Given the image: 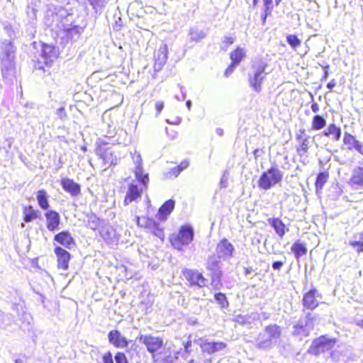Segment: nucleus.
I'll return each mask as SVG.
<instances>
[{"mask_svg":"<svg viewBox=\"0 0 363 363\" xmlns=\"http://www.w3.org/2000/svg\"><path fill=\"white\" fill-rule=\"evenodd\" d=\"M214 298L218 304L220 305L221 309H226L229 306L228 300L225 294L218 292L215 294Z\"/></svg>","mask_w":363,"mask_h":363,"instance_id":"33","label":"nucleus"},{"mask_svg":"<svg viewBox=\"0 0 363 363\" xmlns=\"http://www.w3.org/2000/svg\"><path fill=\"white\" fill-rule=\"evenodd\" d=\"M198 344L200 346L201 351L204 353H207L208 354H213L222 351L227 347V344L223 342H211L203 338L199 340Z\"/></svg>","mask_w":363,"mask_h":363,"instance_id":"14","label":"nucleus"},{"mask_svg":"<svg viewBox=\"0 0 363 363\" xmlns=\"http://www.w3.org/2000/svg\"><path fill=\"white\" fill-rule=\"evenodd\" d=\"M155 110H156V115L159 116L162 111V110L164 108V102L163 101H157L155 104Z\"/></svg>","mask_w":363,"mask_h":363,"instance_id":"47","label":"nucleus"},{"mask_svg":"<svg viewBox=\"0 0 363 363\" xmlns=\"http://www.w3.org/2000/svg\"><path fill=\"white\" fill-rule=\"evenodd\" d=\"M182 273L190 287L200 289L206 286L207 284V279L196 269L185 268L182 270Z\"/></svg>","mask_w":363,"mask_h":363,"instance_id":"7","label":"nucleus"},{"mask_svg":"<svg viewBox=\"0 0 363 363\" xmlns=\"http://www.w3.org/2000/svg\"><path fill=\"white\" fill-rule=\"evenodd\" d=\"M188 160H183L179 165L172 167L169 171L165 173L167 178L177 177L182 171L186 169L189 167Z\"/></svg>","mask_w":363,"mask_h":363,"instance_id":"28","label":"nucleus"},{"mask_svg":"<svg viewBox=\"0 0 363 363\" xmlns=\"http://www.w3.org/2000/svg\"><path fill=\"white\" fill-rule=\"evenodd\" d=\"M326 125V119L323 116L315 115L311 121V129L313 130H320Z\"/></svg>","mask_w":363,"mask_h":363,"instance_id":"29","label":"nucleus"},{"mask_svg":"<svg viewBox=\"0 0 363 363\" xmlns=\"http://www.w3.org/2000/svg\"><path fill=\"white\" fill-rule=\"evenodd\" d=\"M335 344V339H329L325 336H321L313 340L310 347L309 352L318 355L331 350Z\"/></svg>","mask_w":363,"mask_h":363,"instance_id":"8","label":"nucleus"},{"mask_svg":"<svg viewBox=\"0 0 363 363\" xmlns=\"http://www.w3.org/2000/svg\"><path fill=\"white\" fill-rule=\"evenodd\" d=\"M281 328L277 324L266 326L255 339V347L267 351L274 347L281 335Z\"/></svg>","mask_w":363,"mask_h":363,"instance_id":"2","label":"nucleus"},{"mask_svg":"<svg viewBox=\"0 0 363 363\" xmlns=\"http://www.w3.org/2000/svg\"><path fill=\"white\" fill-rule=\"evenodd\" d=\"M194 238V230L191 226L184 225L179 233L171 239V242L174 248L182 250L183 245H189Z\"/></svg>","mask_w":363,"mask_h":363,"instance_id":"6","label":"nucleus"},{"mask_svg":"<svg viewBox=\"0 0 363 363\" xmlns=\"http://www.w3.org/2000/svg\"><path fill=\"white\" fill-rule=\"evenodd\" d=\"M311 111L315 113H318L320 111L319 105L315 101H312L311 105Z\"/></svg>","mask_w":363,"mask_h":363,"instance_id":"51","label":"nucleus"},{"mask_svg":"<svg viewBox=\"0 0 363 363\" xmlns=\"http://www.w3.org/2000/svg\"><path fill=\"white\" fill-rule=\"evenodd\" d=\"M108 340L109 343L116 348H127V352H130L133 350H135L137 347L136 343L134 340H128L118 330H112L109 331L108 334Z\"/></svg>","mask_w":363,"mask_h":363,"instance_id":"5","label":"nucleus"},{"mask_svg":"<svg viewBox=\"0 0 363 363\" xmlns=\"http://www.w3.org/2000/svg\"><path fill=\"white\" fill-rule=\"evenodd\" d=\"M134 175L137 181L143 188H147L149 184V173L145 169L142 160H136L135 162Z\"/></svg>","mask_w":363,"mask_h":363,"instance_id":"15","label":"nucleus"},{"mask_svg":"<svg viewBox=\"0 0 363 363\" xmlns=\"http://www.w3.org/2000/svg\"><path fill=\"white\" fill-rule=\"evenodd\" d=\"M320 135L322 137L328 138L333 141L337 142L340 140L342 130L340 126L332 123Z\"/></svg>","mask_w":363,"mask_h":363,"instance_id":"20","label":"nucleus"},{"mask_svg":"<svg viewBox=\"0 0 363 363\" xmlns=\"http://www.w3.org/2000/svg\"><path fill=\"white\" fill-rule=\"evenodd\" d=\"M264 153V150H262V149H256L255 151H254V155H255V157L257 158V157H262V154Z\"/></svg>","mask_w":363,"mask_h":363,"instance_id":"58","label":"nucleus"},{"mask_svg":"<svg viewBox=\"0 0 363 363\" xmlns=\"http://www.w3.org/2000/svg\"><path fill=\"white\" fill-rule=\"evenodd\" d=\"M235 42V38L232 36H225L223 40V49H227L229 46L232 45Z\"/></svg>","mask_w":363,"mask_h":363,"instance_id":"43","label":"nucleus"},{"mask_svg":"<svg viewBox=\"0 0 363 363\" xmlns=\"http://www.w3.org/2000/svg\"><path fill=\"white\" fill-rule=\"evenodd\" d=\"M264 3V10H270L272 11L273 9V0H263Z\"/></svg>","mask_w":363,"mask_h":363,"instance_id":"49","label":"nucleus"},{"mask_svg":"<svg viewBox=\"0 0 363 363\" xmlns=\"http://www.w3.org/2000/svg\"><path fill=\"white\" fill-rule=\"evenodd\" d=\"M258 315H259V318L257 320H266L269 319V314L267 312H262L261 313H258Z\"/></svg>","mask_w":363,"mask_h":363,"instance_id":"52","label":"nucleus"},{"mask_svg":"<svg viewBox=\"0 0 363 363\" xmlns=\"http://www.w3.org/2000/svg\"><path fill=\"white\" fill-rule=\"evenodd\" d=\"M24 221L26 223H30L38 217L37 211L33 209L31 207L26 208L24 209Z\"/></svg>","mask_w":363,"mask_h":363,"instance_id":"36","label":"nucleus"},{"mask_svg":"<svg viewBox=\"0 0 363 363\" xmlns=\"http://www.w3.org/2000/svg\"><path fill=\"white\" fill-rule=\"evenodd\" d=\"M77 27H73V28H72L67 29V30H66V33H67V35H69V34H70L72 31H77Z\"/></svg>","mask_w":363,"mask_h":363,"instance_id":"61","label":"nucleus"},{"mask_svg":"<svg viewBox=\"0 0 363 363\" xmlns=\"http://www.w3.org/2000/svg\"><path fill=\"white\" fill-rule=\"evenodd\" d=\"M237 65L230 62L224 72V76L228 77L235 70Z\"/></svg>","mask_w":363,"mask_h":363,"instance_id":"46","label":"nucleus"},{"mask_svg":"<svg viewBox=\"0 0 363 363\" xmlns=\"http://www.w3.org/2000/svg\"><path fill=\"white\" fill-rule=\"evenodd\" d=\"M286 40L287 43L294 50H296L301 44V39H299L296 35H288L286 38Z\"/></svg>","mask_w":363,"mask_h":363,"instance_id":"34","label":"nucleus"},{"mask_svg":"<svg viewBox=\"0 0 363 363\" xmlns=\"http://www.w3.org/2000/svg\"><path fill=\"white\" fill-rule=\"evenodd\" d=\"M10 322V316L0 311V328H6Z\"/></svg>","mask_w":363,"mask_h":363,"instance_id":"40","label":"nucleus"},{"mask_svg":"<svg viewBox=\"0 0 363 363\" xmlns=\"http://www.w3.org/2000/svg\"><path fill=\"white\" fill-rule=\"evenodd\" d=\"M315 318L311 313H308L304 317L300 318L292 327L291 335L300 341L308 337L313 330Z\"/></svg>","mask_w":363,"mask_h":363,"instance_id":"3","label":"nucleus"},{"mask_svg":"<svg viewBox=\"0 0 363 363\" xmlns=\"http://www.w3.org/2000/svg\"><path fill=\"white\" fill-rule=\"evenodd\" d=\"M258 4V0H252L253 6H256Z\"/></svg>","mask_w":363,"mask_h":363,"instance_id":"64","label":"nucleus"},{"mask_svg":"<svg viewBox=\"0 0 363 363\" xmlns=\"http://www.w3.org/2000/svg\"><path fill=\"white\" fill-rule=\"evenodd\" d=\"M246 56L245 48L238 46L230 53V62L238 66L246 58Z\"/></svg>","mask_w":363,"mask_h":363,"instance_id":"25","label":"nucleus"},{"mask_svg":"<svg viewBox=\"0 0 363 363\" xmlns=\"http://www.w3.org/2000/svg\"><path fill=\"white\" fill-rule=\"evenodd\" d=\"M291 251L294 253L296 258L298 259L301 257L305 255L307 252V248L304 244L300 242L299 241L295 242L291 247Z\"/></svg>","mask_w":363,"mask_h":363,"instance_id":"30","label":"nucleus"},{"mask_svg":"<svg viewBox=\"0 0 363 363\" xmlns=\"http://www.w3.org/2000/svg\"><path fill=\"white\" fill-rule=\"evenodd\" d=\"M58 50L55 46L44 43L42 45L41 56L46 65H50L58 57Z\"/></svg>","mask_w":363,"mask_h":363,"instance_id":"16","label":"nucleus"},{"mask_svg":"<svg viewBox=\"0 0 363 363\" xmlns=\"http://www.w3.org/2000/svg\"><path fill=\"white\" fill-rule=\"evenodd\" d=\"M147 188H143V185H138L134 182L128 185V190L123 201L124 205L128 206L133 201H138L141 198L143 191Z\"/></svg>","mask_w":363,"mask_h":363,"instance_id":"13","label":"nucleus"},{"mask_svg":"<svg viewBox=\"0 0 363 363\" xmlns=\"http://www.w3.org/2000/svg\"><path fill=\"white\" fill-rule=\"evenodd\" d=\"M116 363H129L127 357L123 352H118L114 357Z\"/></svg>","mask_w":363,"mask_h":363,"instance_id":"41","label":"nucleus"},{"mask_svg":"<svg viewBox=\"0 0 363 363\" xmlns=\"http://www.w3.org/2000/svg\"><path fill=\"white\" fill-rule=\"evenodd\" d=\"M283 174L281 172L272 166L267 171L263 172L259 179L258 186L260 189L268 190L281 181Z\"/></svg>","mask_w":363,"mask_h":363,"instance_id":"4","label":"nucleus"},{"mask_svg":"<svg viewBox=\"0 0 363 363\" xmlns=\"http://www.w3.org/2000/svg\"><path fill=\"white\" fill-rule=\"evenodd\" d=\"M140 218L139 217H137V224H138V225L143 226V224H140Z\"/></svg>","mask_w":363,"mask_h":363,"instance_id":"63","label":"nucleus"},{"mask_svg":"<svg viewBox=\"0 0 363 363\" xmlns=\"http://www.w3.org/2000/svg\"><path fill=\"white\" fill-rule=\"evenodd\" d=\"M259 318L258 313L252 312L246 315H237L235 316L234 321L238 324L246 325H250L253 321Z\"/></svg>","mask_w":363,"mask_h":363,"instance_id":"27","label":"nucleus"},{"mask_svg":"<svg viewBox=\"0 0 363 363\" xmlns=\"http://www.w3.org/2000/svg\"><path fill=\"white\" fill-rule=\"evenodd\" d=\"M167 55L168 52L166 47H164L163 48H160L157 52V60L159 61V63L160 65L164 64L167 62Z\"/></svg>","mask_w":363,"mask_h":363,"instance_id":"38","label":"nucleus"},{"mask_svg":"<svg viewBox=\"0 0 363 363\" xmlns=\"http://www.w3.org/2000/svg\"><path fill=\"white\" fill-rule=\"evenodd\" d=\"M206 268L210 274L223 273L221 267V259L212 255L208 257Z\"/></svg>","mask_w":363,"mask_h":363,"instance_id":"22","label":"nucleus"},{"mask_svg":"<svg viewBox=\"0 0 363 363\" xmlns=\"http://www.w3.org/2000/svg\"><path fill=\"white\" fill-rule=\"evenodd\" d=\"M62 186L65 191L69 192L72 196H76L80 194V185L69 179H62Z\"/></svg>","mask_w":363,"mask_h":363,"instance_id":"24","label":"nucleus"},{"mask_svg":"<svg viewBox=\"0 0 363 363\" xmlns=\"http://www.w3.org/2000/svg\"><path fill=\"white\" fill-rule=\"evenodd\" d=\"M54 240L68 249H71L75 245L74 238L67 230H64L56 234L54 237Z\"/></svg>","mask_w":363,"mask_h":363,"instance_id":"21","label":"nucleus"},{"mask_svg":"<svg viewBox=\"0 0 363 363\" xmlns=\"http://www.w3.org/2000/svg\"><path fill=\"white\" fill-rule=\"evenodd\" d=\"M296 140L298 145L296 151L298 156L306 157L310 147V137L307 135L304 128H301L296 134Z\"/></svg>","mask_w":363,"mask_h":363,"instance_id":"9","label":"nucleus"},{"mask_svg":"<svg viewBox=\"0 0 363 363\" xmlns=\"http://www.w3.org/2000/svg\"><path fill=\"white\" fill-rule=\"evenodd\" d=\"M271 13H272V11H270V10H264V14H263V16H262V23H263V24H264L267 16L271 15Z\"/></svg>","mask_w":363,"mask_h":363,"instance_id":"55","label":"nucleus"},{"mask_svg":"<svg viewBox=\"0 0 363 363\" xmlns=\"http://www.w3.org/2000/svg\"><path fill=\"white\" fill-rule=\"evenodd\" d=\"M54 252L57 257L58 268L67 270L71 257L69 252L60 246L55 247Z\"/></svg>","mask_w":363,"mask_h":363,"instance_id":"18","label":"nucleus"},{"mask_svg":"<svg viewBox=\"0 0 363 363\" xmlns=\"http://www.w3.org/2000/svg\"><path fill=\"white\" fill-rule=\"evenodd\" d=\"M286 262V258L285 256L283 257L282 260L274 261L272 262V267L274 270L279 271L284 264Z\"/></svg>","mask_w":363,"mask_h":363,"instance_id":"42","label":"nucleus"},{"mask_svg":"<svg viewBox=\"0 0 363 363\" xmlns=\"http://www.w3.org/2000/svg\"><path fill=\"white\" fill-rule=\"evenodd\" d=\"M140 342L143 343L147 351L152 354L155 362L160 363H174V357L169 350L164 347L163 340L152 335H141L138 337Z\"/></svg>","mask_w":363,"mask_h":363,"instance_id":"1","label":"nucleus"},{"mask_svg":"<svg viewBox=\"0 0 363 363\" xmlns=\"http://www.w3.org/2000/svg\"><path fill=\"white\" fill-rule=\"evenodd\" d=\"M103 363H114L112 354L110 352H108L104 355Z\"/></svg>","mask_w":363,"mask_h":363,"instance_id":"48","label":"nucleus"},{"mask_svg":"<svg viewBox=\"0 0 363 363\" xmlns=\"http://www.w3.org/2000/svg\"><path fill=\"white\" fill-rule=\"evenodd\" d=\"M336 85V82L335 79H332L330 80L328 84H327V88L329 89V92H331L333 89V88L335 87V86Z\"/></svg>","mask_w":363,"mask_h":363,"instance_id":"54","label":"nucleus"},{"mask_svg":"<svg viewBox=\"0 0 363 363\" xmlns=\"http://www.w3.org/2000/svg\"><path fill=\"white\" fill-rule=\"evenodd\" d=\"M255 270L252 267H245L244 274L245 276H250Z\"/></svg>","mask_w":363,"mask_h":363,"instance_id":"57","label":"nucleus"},{"mask_svg":"<svg viewBox=\"0 0 363 363\" xmlns=\"http://www.w3.org/2000/svg\"><path fill=\"white\" fill-rule=\"evenodd\" d=\"M328 177H329V174L328 172H320L317 175L315 184V189H316L317 192H319L323 189L324 184L326 183V182L328 179Z\"/></svg>","mask_w":363,"mask_h":363,"instance_id":"31","label":"nucleus"},{"mask_svg":"<svg viewBox=\"0 0 363 363\" xmlns=\"http://www.w3.org/2000/svg\"><path fill=\"white\" fill-rule=\"evenodd\" d=\"M337 351H333L331 352V357L333 358L334 359L337 360L336 359V354H337Z\"/></svg>","mask_w":363,"mask_h":363,"instance_id":"62","label":"nucleus"},{"mask_svg":"<svg viewBox=\"0 0 363 363\" xmlns=\"http://www.w3.org/2000/svg\"><path fill=\"white\" fill-rule=\"evenodd\" d=\"M223 276V273H217V274H210L211 277V285L213 289L219 290L222 286L221 284V277Z\"/></svg>","mask_w":363,"mask_h":363,"instance_id":"35","label":"nucleus"},{"mask_svg":"<svg viewBox=\"0 0 363 363\" xmlns=\"http://www.w3.org/2000/svg\"><path fill=\"white\" fill-rule=\"evenodd\" d=\"M344 145L349 150H355L363 155V144L357 140L355 137L350 133H344L343 140Z\"/></svg>","mask_w":363,"mask_h":363,"instance_id":"17","label":"nucleus"},{"mask_svg":"<svg viewBox=\"0 0 363 363\" xmlns=\"http://www.w3.org/2000/svg\"><path fill=\"white\" fill-rule=\"evenodd\" d=\"M185 351L186 352H190L191 351V341L189 340L184 345Z\"/></svg>","mask_w":363,"mask_h":363,"instance_id":"59","label":"nucleus"},{"mask_svg":"<svg viewBox=\"0 0 363 363\" xmlns=\"http://www.w3.org/2000/svg\"><path fill=\"white\" fill-rule=\"evenodd\" d=\"M267 221L274 229L276 233L282 238L286 233V225L283 221L279 218H270Z\"/></svg>","mask_w":363,"mask_h":363,"instance_id":"26","label":"nucleus"},{"mask_svg":"<svg viewBox=\"0 0 363 363\" xmlns=\"http://www.w3.org/2000/svg\"><path fill=\"white\" fill-rule=\"evenodd\" d=\"M321 298L322 295L316 289L313 288L303 295V306L308 310L313 311L319 305Z\"/></svg>","mask_w":363,"mask_h":363,"instance_id":"12","label":"nucleus"},{"mask_svg":"<svg viewBox=\"0 0 363 363\" xmlns=\"http://www.w3.org/2000/svg\"><path fill=\"white\" fill-rule=\"evenodd\" d=\"M267 67V63H261L256 67L253 74L249 77V83L255 91L258 92L261 91L262 84L264 78Z\"/></svg>","mask_w":363,"mask_h":363,"instance_id":"10","label":"nucleus"},{"mask_svg":"<svg viewBox=\"0 0 363 363\" xmlns=\"http://www.w3.org/2000/svg\"><path fill=\"white\" fill-rule=\"evenodd\" d=\"M356 325L361 328H363V319L356 320Z\"/></svg>","mask_w":363,"mask_h":363,"instance_id":"60","label":"nucleus"},{"mask_svg":"<svg viewBox=\"0 0 363 363\" xmlns=\"http://www.w3.org/2000/svg\"><path fill=\"white\" fill-rule=\"evenodd\" d=\"M100 225V221L99 218L96 217V215H91L89 216L88 220L86 223V226L91 229V230H96L99 228Z\"/></svg>","mask_w":363,"mask_h":363,"instance_id":"37","label":"nucleus"},{"mask_svg":"<svg viewBox=\"0 0 363 363\" xmlns=\"http://www.w3.org/2000/svg\"><path fill=\"white\" fill-rule=\"evenodd\" d=\"M143 220H145L144 226L148 228L151 232L160 225V224L152 218H143Z\"/></svg>","mask_w":363,"mask_h":363,"instance_id":"39","label":"nucleus"},{"mask_svg":"<svg viewBox=\"0 0 363 363\" xmlns=\"http://www.w3.org/2000/svg\"><path fill=\"white\" fill-rule=\"evenodd\" d=\"M234 246L226 238L222 239L216 245L215 255L222 260H228L233 256Z\"/></svg>","mask_w":363,"mask_h":363,"instance_id":"11","label":"nucleus"},{"mask_svg":"<svg viewBox=\"0 0 363 363\" xmlns=\"http://www.w3.org/2000/svg\"><path fill=\"white\" fill-rule=\"evenodd\" d=\"M37 201L41 208L45 210L49 208L48 195L45 190H39L38 191Z\"/></svg>","mask_w":363,"mask_h":363,"instance_id":"32","label":"nucleus"},{"mask_svg":"<svg viewBox=\"0 0 363 363\" xmlns=\"http://www.w3.org/2000/svg\"><path fill=\"white\" fill-rule=\"evenodd\" d=\"M328 68H329V65L323 66V77L321 78L322 81L325 80L328 78Z\"/></svg>","mask_w":363,"mask_h":363,"instance_id":"53","label":"nucleus"},{"mask_svg":"<svg viewBox=\"0 0 363 363\" xmlns=\"http://www.w3.org/2000/svg\"><path fill=\"white\" fill-rule=\"evenodd\" d=\"M360 238H362V240L353 241L351 242V245L354 248H356V250L358 252H363V234L360 235Z\"/></svg>","mask_w":363,"mask_h":363,"instance_id":"44","label":"nucleus"},{"mask_svg":"<svg viewBox=\"0 0 363 363\" xmlns=\"http://www.w3.org/2000/svg\"><path fill=\"white\" fill-rule=\"evenodd\" d=\"M46 227L48 230L54 232L59 229L60 223V214L53 210H49L45 213Z\"/></svg>","mask_w":363,"mask_h":363,"instance_id":"19","label":"nucleus"},{"mask_svg":"<svg viewBox=\"0 0 363 363\" xmlns=\"http://www.w3.org/2000/svg\"><path fill=\"white\" fill-rule=\"evenodd\" d=\"M152 234H154L158 238L163 240L164 238V233L163 229L159 225L154 230L152 231Z\"/></svg>","mask_w":363,"mask_h":363,"instance_id":"45","label":"nucleus"},{"mask_svg":"<svg viewBox=\"0 0 363 363\" xmlns=\"http://www.w3.org/2000/svg\"><path fill=\"white\" fill-rule=\"evenodd\" d=\"M226 172H227V171L225 172V173H224V174H223V176L221 178L220 182V186L221 188L226 187L227 182H226V179L225 178V174Z\"/></svg>","mask_w":363,"mask_h":363,"instance_id":"56","label":"nucleus"},{"mask_svg":"<svg viewBox=\"0 0 363 363\" xmlns=\"http://www.w3.org/2000/svg\"><path fill=\"white\" fill-rule=\"evenodd\" d=\"M89 4L94 7L96 8L98 6H100L103 4L104 2H105V0H88Z\"/></svg>","mask_w":363,"mask_h":363,"instance_id":"50","label":"nucleus"},{"mask_svg":"<svg viewBox=\"0 0 363 363\" xmlns=\"http://www.w3.org/2000/svg\"><path fill=\"white\" fill-rule=\"evenodd\" d=\"M175 201L173 199H169L165 201L162 206L159 208L157 217L160 220L164 221L167 220V216L174 210Z\"/></svg>","mask_w":363,"mask_h":363,"instance_id":"23","label":"nucleus"}]
</instances>
